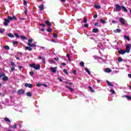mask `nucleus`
Returning a JSON list of instances; mask_svg holds the SVG:
<instances>
[{"label": "nucleus", "instance_id": "f8f14e48", "mask_svg": "<svg viewBox=\"0 0 131 131\" xmlns=\"http://www.w3.org/2000/svg\"><path fill=\"white\" fill-rule=\"evenodd\" d=\"M10 128H13V129H15V128H17V124L14 123V126H12L11 125H9Z\"/></svg>", "mask_w": 131, "mask_h": 131}, {"label": "nucleus", "instance_id": "0e129e2a", "mask_svg": "<svg viewBox=\"0 0 131 131\" xmlns=\"http://www.w3.org/2000/svg\"><path fill=\"white\" fill-rule=\"evenodd\" d=\"M95 26H98L99 25V23L97 22L94 24Z\"/></svg>", "mask_w": 131, "mask_h": 131}, {"label": "nucleus", "instance_id": "79ce46f5", "mask_svg": "<svg viewBox=\"0 0 131 131\" xmlns=\"http://www.w3.org/2000/svg\"><path fill=\"white\" fill-rule=\"evenodd\" d=\"M53 37H54L55 38H57V37H58V35H56V33H54L53 35Z\"/></svg>", "mask_w": 131, "mask_h": 131}, {"label": "nucleus", "instance_id": "4468645a", "mask_svg": "<svg viewBox=\"0 0 131 131\" xmlns=\"http://www.w3.org/2000/svg\"><path fill=\"white\" fill-rule=\"evenodd\" d=\"M45 23H46V24H47V25L50 26V27L52 26V23H51V22H50L49 20H46Z\"/></svg>", "mask_w": 131, "mask_h": 131}, {"label": "nucleus", "instance_id": "c85d7f7f", "mask_svg": "<svg viewBox=\"0 0 131 131\" xmlns=\"http://www.w3.org/2000/svg\"><path fill=\"white\" fill-rule=\"evenodd\" d=\"M26 49L28 50V51H32V48L28 46L26 47Z\"/></svg>", "mask_w": 131, "mask_h": 131}, {"label": "nucleus", "instance_id": "a878e982", "mask_svg": "<svg viewBox=\"0 0 131 131\" xmlns=\"http://www.w3.org/2000/svg\"><path fill=\"white\" fill-rule=\"evenodd\" d=\"M121 8L123 9L124 12H125L126 13H127V9H126V8H125V7L122 6Z\"/></svg>", "mask_w": 131, "mask_h": 131}, {"label": "nucleus", "instance_id": "9d476101", "mask_svg": "<svg viewBox=\"0 0 131 131\" xmlns=\"http://www.w3.org/2000/svg\"><path fill=\"white\" fill-rule=\"evenodd\" d=\"M119 21L123 25H124V24H125V21L124 20V19L123 18H122V17L120 18Z\"/></svg>", "mask_w": 131, "mask_h": 131}, {"label": "nucleus", "instance_id": "3c124183", "mask_svg": "<svg viewBox=\"0 0 131 131\" xmlns=\"http://www.w3.org/2000/svg\"><path fill=\"white\" fill-rule=\"evenodd\" d=\"M84 27H85V28H88V27H89V24H85L84 25Z\"/></svg>", "mask_w": 131, "mask_h": 131}, {"label": "nucleus", "instance_id": "49530a36", "mask_svg": "<svg viewBox=\"0 0 131 131\" xmlns=\"http://www.w3.org/2000/svg\"><path fill=\"white\" fill-rule=\"evenodd\" d=\"M11 66H12V67H15V62H11Z\"/></svg>", "mask_w": 131, "mask_h": 131}, {"label": "nucleus", "instance_id": "5fc2aeb1", "mask_svg": "<svg viewBox=\"0 0 131 131\" xmlns=\"http://www.w3.org/2000/svg\"><path fill=\"white\" fill-rule=\"evenodd\" d=\"M13 45H18V41H15L13 42Z\"/></svg>", "mask_w": 131, "mask_h": 131}, {"label": "nucleus", "instance_id": "4be33fe9", "mask_svg": "<svg viewBox=\"0 0 131 131\" xmlns=\"http://www.w3.org/2000/svg\"><path fill=\"white\" fill-rule=\"evenodd\" d=\"M106 83H107V85H109L110 86H113V84L111 83L109 81H107Z\"/></svg>", "mask_w": 131, "mask_h": 131}, {"label": "nucleus", "instance_id": "a18cd8bd", "mask_svg": "<svg viewBox=\"0 0 131 131\" xmlns=\"http://www.w3.org/2000/svg\"><path fill=\"white\" fill-rule=\"evenodd\" d=\"M30 75H31V76H33V75H34V73L32 71L30 72Z\"/></svg>", "mask_w": 131, "mask_h": 131}, {"label": "nucleus", "instance_id": "2f4dec72", "mask_svg": "<svg viewBox=\"0 0 131 131\" xmlns=\"http://www.w3.org/2000/svg\"><path fill=\"white\" fill-rule=\"evenodd\" d=\"M4 49H5L6 50H7V51H9V50H10V47L6 45L4 46Z\"/></svg>", "mask_w": 131, "mask_h": 131}, {"label": "nucleus", "instance_id": "ea45409f", "mask_svg": "<svg viewBox=\"0 0 131 131\" xmlns=\"http://www.w3.org/2000/svg\"><path fill=\"white\" fill-rule=\"evenodd\" d=\"M100 21L102 24H105L106 23V21L104 20L103 19H100Z\"/></svg>", "mask_w": 131, "mask_h": 131}, {"label": "nucleus", "instance_id": "6e6552de", "mask_svg": "<svg viewBox=\"0 0 131 131\" xmlns=\"http://www.w3.org/2000/svg\"><path fill=\"white\" fill-rule=\"evenodd\" d=\"M56 69H57V67L55 68H53V67L50 68V70L53 73H56V72H57V71H56Z\"/></svg>", "mask_w": 131, "mask_h": 131}, {"label": "nucleus", "instance_id": "2eb2a0df", "mask_svg": "<svg viewBox=\"0 0 131 131\" xmlns=\"http://www.w3.org/2000/svg\"><path fill=\"white\" fill-rule=\"evenodd\" d=\"M32 42H33V39H29L28 46H29V45H31V43H32Z\"/></svg>", "mask_w": 131, "mask_h": 131}, {"label": "nucleus", "instance_id": "58836bf2", "mask_svg": "<svg viewBox=\"0 0 131 131\" xmlns=\"http://www.w3.org/2000/svg\"><path fill=\"white\" fill-rule=\"evenodd\" d=\"M3 76H6V74L4 73H1L0 74V77H3Z\"/></svg>", "mask_w": 131, "mask_h": 131}, {"label": "nucleus", "instance_id": "72a5a7b5", "mask_svg": "<svg viewBox=\"0 0 131 131\" xmlns=\"http://www.w3.org/2000/svg\"><path fill=\"white\" fill-rule=\"evenodd\" d=\"M47 31L48 32H52V28L51 27H49L47 29Z\"/></svg>", "mask_w": 131, "mask_h": 131}, {"label": "nucleus", "instance_id": "774afa93", "mask_svg": "<svg viewBox=\"0 0 131 131\" xmlns=\"http://www.w3.org/2000/svg\"><path fill=\"white\" fill-rule=\"evenodd\" d=\"M128 77H129L130 78H131V74H128Z\"/></svg>", "mask_w": 131, "mask_h": 131}, {"label": "nucleus", "instance_id": "680f3d73", "mask_svg": "<svg viewBox=\"0 0 131 131\" xmlns=\"http://www.w3.org/2000/svg\"><path fill=\"white\" fill-rule=\"evenodd\" d=\"M54 60H55V61L58 62L59 61V58H54Z\"/></svg>", "mask_w": 131, "mask_h": 131}, {"label": "nucleus", "instance_id": "412c9836", "mask_svg": "<svg viewBox=\"0 0 131 131\" xmlns=\"http://www.w3.org/2000/svg\"><path fill=\"white\" fill-rule=\"evenodd\" d=\"M2 79L4 81H7V80H8L9 79H8V77L6 76H4V77H3Z\"/></svg>", "mask_w": 131, "mask_h": 131}, {"label": "nucleus", "instance_id": "6e6d98bb", "mask_svg": "<svg viewBox=\"0 0 131 131\" xmlns=\"http://www.w3.org/2000/svg\"><path fill=\"white\" fill-rule=\"evenodd\" d=\"M58 80H59V81H61V82H62V81H63V80L62 79V78L58 77Z\"/></svg>", "mask_w": 131, "mask_h": 131}, {"label": "nucleus", "instance_id": "8fccbe9b", "mask_svg": "<svg viewBox=\"0 0 131 131\" xmlns=\"http://www.w3.org/2000/svg\"><path fill=\"white\" fill-rule=\"evenodd\" d=\"M83 22H84V23H86L88 22V19L85 18H84Z\"/></svg>", "mask_w": 131, "mask_h": 131}, {"label": "nucleus", "instance_id": "de8ad7c7", "mask_svg": "<svg viewBox=\"0 0 131 131\" xmlns=\"http://www.w3.org/2000/svg\"><path fill=\"white\" fill-rule=\"evenodd\" d=\"M63 82H65V83H68V84H70V85H72L73 83L68 82V81H64Z\"/></svg>", "mask_w": 131, "mask_h": 131}, {"label": "nucleus", "instance_id": "f03ea898", "mask_svg": "<svg viewBox=\"0 0 131 131\" xmlns=\"http://www.w3.org/2000/svg\"><path fill=\"white\" fill-rule=\"evenodd\" d=\"M126 53H129L130 52V44H128L126 46V50H125Z\"/></svg>", "mask_w": 131, "mask_h": 131}, {"label": "nucleus", "instance_id": "09e8293b", "mask_svg": "<svg viewBox=\"0 0 131 131\" xmlns=\"http://www.w3.org/2000/svg\"><path fill=\"white\" fill-rule=\"evenodd\" d=\"M40 26H42V27H46V25L45 24H39Z\"/></svg>", "mask_w": 131, "mask_h": 131}, {"label": "nucleus", "instance_id": "0eeeda50", "mask_svg": "<svg viewBox=\"0 0 131 131\" xmlns=\"http://www.w3.org/2000/svg\"><path fill=\"white\" fill-rule=\"evenodd\" d=\"M116 10L118 11V12H119L121 11V6H119L118 4L116 5Z\"/></svg>", "mask_w": 131, "mask_h": 131}, {"label": "nucleus", "instance_id": "a211bd4d", "mask_svg": "<svg viewBox=\"0 0 131 131\" xmlns=\"http://www.w3.org/2000/svg\"><path fill=\"white\" fill-rule=\"evenodd\" d=\"M66 88L67 89H69V90H70V91H71V92H73V91H74V89H72L71 88H70L69 86L68 85H67L66 86Z\"/></svg>", "mask_w": 131, "mask_h": 131}, {"label": "nucleus", "instance_id": "338daca9", "mask_svg": "<svg viewBox=\"0 0 131 131\" xmlns=\"http://www.w3.org/2000/svg\"><path fill=\"white\" fill-rule=\"evenodd\" d=\"M41 31H45V28H43L40 29Z\"/></svg>", "mask_w": 131, "mask_h": 131}, {"label": "nucleus", "instance_id": "bb28decb", "mask_svg": "<svg viewBox=\"0 0 131 131\" xmlns=\"http://www.w3.org/2000/svg\"><path fill=\"white\" fill-rule=\"evenodd\" d=\"M124 38L128 40V41H129L130 40V38H129V36H124Z\"/></svg>", "mask_w": 131, "mask_h": 131}, {"label": "nucleus", "instance_id": "ddd939ff", "mask_svg": "<svg viewBox=\"0 0 131 131\" xmlns=\"http://www.w3.org/2000/svg\"><path fill=\"white\" fill-rule=\"evenodd\" d=\"M105 72H106V73H109L110 72H112V70H111V69L109 68H106L104 70Z\"/></svg>", "mask_w": 131, "mask_h": 131}, {"label": "nucleus", "instance_id": "6ab92c4d", "mask_svg": "<svg viewBox=\"0 0 131 131\" xmlns=\"http://www.w3.org/2000/svg\"><path fill=\"white\" fill-rule=\"evenodd\" d=\"M99 31V30L97 28H95L93 29L92 32H94V33H97Z\"/></svg>", "mask_w": 131, "mask_h": 131}, {"label": "nucleus", "instance_id": "13d9d810", "mask_svg": "<svg viewBox=\"0 0 131 131\" xmlns=\"http://www.w3.org/2000/svg\"><path fill=\"white\" fill-rule=\"evenodd\" d=\"M73 73L75 75H76V70H74V71H73Z\"/></svg>", "mask_w": 131, "mask_h": 131}, {"label": "nucleus", "instance_id": "4c0bfd02", "mask_svg": "<svg viewBox=\"0 0 131 131\" xmlns=\"http://www.w3.org/2000/svg\"><path fill=\"white\" fill-rule=\"evenodd\" d=\"M125 98H126V99H128L129 100H131L130 96L125 95Z\"/></svg>", "mask_w": 131, "mask_h": 131}, {"label": "nucleus", "instance_id": "864d4df0", "mask_svg": "<svg viewBox=\"0 0 131 131\" xmlns=\"http://www.w3.org/2000/svg\"><path fill=\"white\" fill-rule=\"evenodd\" d=\"M42 62L44 63V64H46V58H42Z\"/></svg>", "mask_w": 131, "mask_h": 131}, {"label": "nucleus", "instance_id": "393cba45", "mask_svg": "<svg viewBox=\"0 0 131 131\" xmlns=\"http://www.w3.org/2000/svg\"><path fill=\"white\" fill-rule=\"evenodd\" d=\"M85 71H86V72H88V74H89V75H91V71H90L89 70V69H88V68H85Z\"/></svg>", "mask_w": 131, "mask_h": 131}, {"label": "nucleus", "instance_id": "20e7f679", "mask_svg": "<svg viewBox=\"0 0 131 131\" xmlns=\"http://www.w3.org/2000/svg\"><path fill=\"white\" fill-rule=\"evenodd\" d=\"M8 20L12 21V20H17V17H16L15 16H13V17L8 16Z\"/></svg>", "mask_w": 131, "mask_h": 131}, {"label": "nucleus", "instance_id": "c03bdc74", "mask_svg": "<svg viewBox=\"0 0 131 131\" xmlns=\"http://www.w3.org/2000/svg\"><path fill=\"white\" fill-rule=\"evenodd\" d=\"M63 72H64V73H66V74H67V75H68V72H67V70L66 69L63 70Z\"/></svg>", "mask_w": 131, "mask_h": 131}, {"label": "nucleus", "instance_id": "052dcab7", "mask_svg": "<svg viewBox=\"0 0 131 131\" xmlns=\"http://www.w3.org/2000/svg\"><path fill=\"white\" fill-rule=\"evenodd\" d=\"M14 70H15V67H12L11 68V71H14Z\"/></svg>", "mask_w": 131, "mask_h": 131}, {"label": "nucleus", "instance_id": "7c9ffc66", "mask_svg": "<svg viewBox=\"0 0 131 131\" xmlns=\"http://www.w3.org/2000/svg\"><path fill=\"white\" fill-rule=\"evenodd\" d=\"M27 96L28 97H31V96H32V94H31V92H27Z\"/></svg>", "mask_w": 131, "mask_h": 131}, {"label": "nucleus", "instance_id": "cd10ccee", "mask_svg": "<svg viewBox=\"0 0 131 131\" xmlns=\"http://www.w3.org/2000/svg\"><path fill=\"white\" fill-rule=\"evenodd\" d=\"M4 120H5L6 122H11V120H10V119H9V118H4Z\"/></svg>", "mask_w": 131, "mask_h": 131}, {"label": "nucleus", "instance_id": "e2e57ef3", "mask_svg": "<svg viewBox=\"0 0 131 131\" xmlns=\"http://www.w3.org/2000/svg\"><path fill=\"white\" fill-rule=\"evenodd\" d=\"M93 17L95 18H98V15H97V14L94 15L93 16Z\"/></svg>", "mask_w": 131, "mask_h": 131}, {"label": "nucleus", "instance_id": "603ef678", "mask_svg": "<svg viewBox=\"0 0 131 131\" xmlns=\"http://www.w3.org/2000/svg\"><path fill=\"white\" fill-rule=\"evenodd\" d=\"M112 23H113L114 24H116L117 23V21H116L115 20H113L112 21Z\"/></svg>", "mask_w": 131, "mask_h": 131}, {"label": "nucleus", "instance_id": "7ed1b4c3", "mask_svg": "<svg viewBox=\"0 0 131 131\" xmlns=\"http://www.w3.org/2000/svg\"><path fill=\"white\" fill-rule=\"evenodd\" d=\"M25 86L26 88H29V89H32V87L33 86L32 85V84L31 83H26L25 84Z\"/></svg>", "mask_w": 131, "mask_h": 131}, {"label": "nucleus", "instance_id": "39448f33", "mask_svg": "<svg viewBox=\"0 0 131 131\" xmlns=\"http://www.w3.org/2000/svg\"><path fill=\"white\" fill-rule=\"evenodd\" d=\"M9 23H10V21L8 19L5 18L4 19V26H8L9 25Z\"/></svg>", "mask_w": 131, "mask_h": 131}, {"label": "nucleus", "instance_id": "9b49d317", "mask_svg": "<svg viewBox=\"0 0 131 131\" xmlns=\"http://www.w3.org/2000/svg\"><path fill=\"white\" fill-rule=\"evenodd\" d=\"M113 32L114 33H120L121 30L120 29H116V30H114Z\"/></svg>", "mask_w": 131, "mask_h": 131}, {"label": "nucleus", "instance_id": "4d7b16f0", "mask_svg": "<svg viewBox=\"0 0 131 131\" xmlns=\"http://www.w3.org/2000/svg\"><path fill=\"white\" fill-rule=\"evenodd\" d=\"M62 66H66L67 64L65 62H62L61 63Z\"/></svg>", "mask_w": 131, "mask_h": 131}, {"label": "nucleus", "instance_id": "37998d69", "mask_svg": "<svg viewBox=\"0 0 131 131\" xmlns=\"http://www.w3.org/2000/svg\"><path fill=\"white\" fill-rule=\"evenodd\" d=\"M110 92H111V93H112V94L113 95H114L115 94V91H114V90L113 89H111Z\"/></svg>", "mask_w": 131, "mask_h": 131}, {"label": "nucleus", "instance_id": "b1692460", "mask_svg": "<svg viewBox=\"0 0 131 131\" xmlns=\"http://www.w3.org/2000/svg\"><path fill=\"white\" fill-rule=\"evenodd\" d=\"M8 36H9V37H11V38L14 37V34H13L12 33L8 34Z\"/></svg>", "mask_w": 131, "mask_h": 131}, {"label": "nucleus", "instance_id": "423d86ee", "mask_svg": "<svg viewBox=\"0 0 131 131\" xmlns=\"http://www.w3.org/2000/svg\"><path fill=\"white\" fill-rule=\"evenodd\" d=\"M25 91L22 89H19L17 91V93L18 95H22L23 94H25Z\"/></svg>", "mask_w": 131, "mask_h": 131}, {"label": "nucleus", "instance_id": "e433bc0d", "mask_svg": "<svg viewBox=\"0 0 131 131\" xmlns=\"http://www.w3.org/2000/svg\"><path fill=\"white\" fill-rule=\"evenodd\" d=\"M14 36L16 37V38H19V37H20L19 34H18L17 33H14Z\"/></svg>", "mask_w": 131, "mask_h": 131}, {"label": "nucleus", "instance_id": "c9c22d12", "mask_svg": "<svg viewBox=\"0 0 131 131\" xmlns=\"http://www.w3.org/2000/svg\"><path fill=\"white\" fill-rule=\"evenodd\" d=\"M123 61V59L121 57H119V59H118V62H122Z\"/></svg>", "mask_w": 131, "mask_h": 131}, {"label": "nucleus", "instance_id": "bf43d9fd", "mask_svg": "<svg viewBox=\"0 0 131 131\" xmlns=\"http://www.w3.org/2000/svg\"><path fill=\"white\" fill-rule=\"evenodd\" d=\"M24 5L25 6H26V5H27V2H26V1H24Z\"/></svg>", "mask_w": 131, "mask_h": 131}, {"label": "nucleus", "instance_id": "f704fd0d", "mask_svg": "<svg viewBox=\"0 0 131 131\" xmlns=\"http://www.w3.org/2000/svg\"><path fill=\"white\" fill-rule=\"evenodd\" d=\"M79 64L81 67H83L84 66V62L83 61L80 62Z\"/></svg>", "mask_w": 131, "mask_h": 131}, {"label": "nucleus", "instance_id": "5701e85b", "mask_svg": "<svg viewBox=\"0 0 131 131\" xmlns=\"http://www.w3.org/2000/svg\"><path fill=\"white\" fill-rule=\"evenodd\" d=\"M94 7L96 8V9H101V6L99 5H94Z\"/></svg>", "mask_w": 131, "mask_h": 131}, {"label": "nucleus", "instance_id": "69168bd1", "mask_svg": "<svg viewBox=\"0 0 131 131\" xmlns=\"http://www.w3.org/2000/svg\"><path fill=\"white\" fill-rule=\"evenodd\" d=\"M67 57L68 58H70V54H67Z\"/></svg>", "mask_w": 131, "mask_h": 131}, {"label": "nucleus", "instance_id": "a19ab883", "mask_svg": "<svg viewBox=\"0 0 131 131\" xmlns=\"http://www.w3.org/2000/svg\"><path fill=\"white\" fill-rule=\"evenodd\" d=\"M4 32H5V29H0V33H4Z\"/></svg>", "mask_w": 131, "mask_h": 131}, {"label": "nucleus", "instance_id": "aec40b11", "mask_svg": "<svg viewBox=\"0 0 131 131\" xmlns=\"http://www.w3.org/2000/svg\"><path fill=\"white\" fill-rule=\"evenodd\" d=\"M29 47H30L31 48H34L35 47H36V45L35 44L31 43L29 44Z\"/></svg>", "mask_w": 131, "mask_h": 131}, {"label": "nucleus", "instance_id": "dca6fc26", "mask_svg": "<svg viewBox=\"0 0 131 131\" xmlns=\"http://www.w3.org/2000/svg\"><path fill=\"white\" fill-rule=\"evenodd\" d=\"M43 4H41L38 6V8L40 9V11H43Z\"/></svg>", "mask_w": 131, "mask_h": 131}, {"label": "nucleus", "instance_id": "f3484780", "mask_svg": "<svg viewBox=\"0 0 131 131\" xmlns=\"http://www.w3.org/2000/svg\"><path fill=\"white\" fill-rule=\"evenodd\" d=\"M37 86H40V85H44V86H45V88H47L48 87V85L47 84H39V83H37L36 84Z\"/></svg>", "mask_w": 131, "mask_h": 131}, {"label": "nucleus", "instance_id": "1a4fd4ad", "mask_svg": "<svg viewBox=\"0 0 131 131\" xmlns=\"http://www.w3.org/2000/svg\"><path fill=\"white\" fill-rule=\"evenodd\" d=\"M118 53L120 55H124V54H125L126 52H125V50L121 49V50H120L118 51Z\"/></svg>", "mask_w": 131, "mask_h": 131}, {"label": "nucleus", "instance_id": "473e14b6", "mask_svg": "<svg viewBox=\"0 0 131 131\" xmlns=\"http://www.w3.org/2000/svg\"><path fill=\"white\" fill-rule=\"evenodd\" d=\"M20 38L21 39H27V38L23 35L20 36Z\"/></svg>", "mask_w": 131, "mask_h": 131}, {"label": "nucleus", "instance_id": "c756f323", "mask_svg": "<svg viewBox=\"0 0 131 131\" xmlns=\"http://www.w3.org/2000/svg\"><path fill=\"white\" fill-rule=\"evenodd\" d=\"M89 88L91 92H92V93H95V90H93V88H92V86H89Z\"/></svg>", "mask_w": 131, "mask_h": 131}, {"label": "nucleus", "instance_id": "f257e3e1", "mask_svg": "<svg viewBox=\"0 0 131 131\" xmlns=\"http://www.w3.org/2000/svg\"><path fill=\"white\" fill-rule=\"evenodd\" d=\"M30 67L31 68H34L35 70H39L40 69V65L39 64H35V63H32L30 64Z\"/></svg>", "mask_w": 131, "mask_h": 131}]
</instances>
